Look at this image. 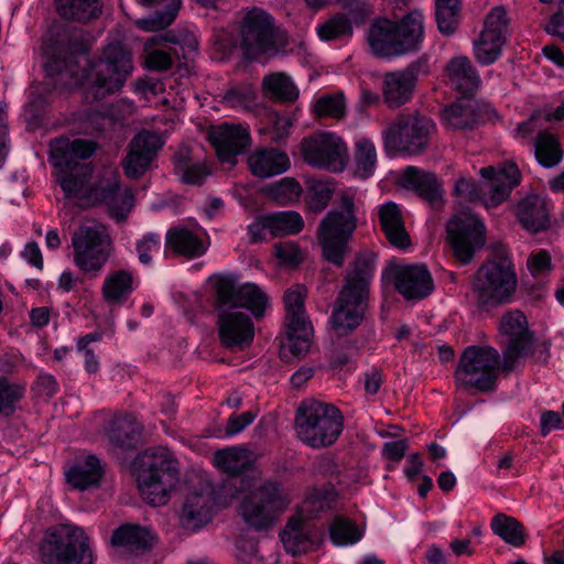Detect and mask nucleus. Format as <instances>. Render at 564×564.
Here are the masks:
<instances>
[{"label":"nucleus","mask_w":564,"mask_h":564,"mask_svg":"<svg viewBox=\"0 0 564 564\" xmlns=\"http://www.w3.org/2000/svg\"><path fill=\"white\" fill-rule=\"evenodd\" d=\"M96 150V143L91 140L68 138H55L50 142V163L57 170L55 181L63 189L66 198L80 202V206L87 207L94 203L95 189L99 186L91 185L94 167L85 162Z\"/></svg>","instance_id":"1"},{"label":"nucleus","mask_w":564,"mask_h":564,"mask_svg":"<svg viewBox=\"0 0 564 564\" xmlns=\"http://www.w3.org/2000/svg\"><path fill=\"white\" fill-rule=\"evenodd\" d=\"M375 270L376 254L370 251L357 253L349 264L330 317L338 336L348 335L362 322Z\"/></svg>","instance_id":"2"},{"label":"nucleus","mask_w":564,"mask_h":564,"mask_svg":"<svg viewBox=\"0 0 564 564\" xmlns=\"http://www.w3.org/2000/svg\"><path fill=\"white\" fill-rule=\"evenodd\" d=\"M135 475L143 498L152 506H163L178 481L180 470L171 451L155 446L139 455Z\"/></svg>","instance_id":"3"},{"label":"nucleus","mask_w":564,"mask_h":564,"mask_svg":"<svg viewBox=\"0 0 564 564\" xmlns=\"http://www.w3.org/2000/svg\"><path fill=\"white\" fill-rule=\"evenodd\" d=\"M245 491L238 513L246 525L256 532L271 529L291 503L290 494L280 481L264 480Z\"/></svg>","instance_id":"4"},{"label":"nucleus","mask_w":564,"mask_h":564,"mask_svg":"<svg viewBox=\"0 0 564 564\" xmlns=\"http://www.w3.org/2000/svg\"><path fill=\"white\" fill-rule=\"evenodd\" d=\"M424 37L423 15L419 11L406 14L400 22L380 20L369 30V44L379 57H395L416 52Z\"/></svg>","instance_id":"5"},{"label":"nucleus","mask_w":564,"mask_h":564,"mask_svg":"<svg viewBox=\"0 0 564 564\" xmlns=\"http://www.w3.org/2000/svg\"><path fill=\"white\" fill-rule=\"evenodd\" d=\"M517 283L511 259L499 249L476 271L471 289L479 306H497L511 299Z\"/></svg>","instance_id":"6"},{"label":"nucleus","mask_w":564,"mask_h":564,"mask_svg":"<svg viewBox=\"0 0 564 564\" xmlns=\"http://www.w3.org/2000/svg\"><path fill=\"white\" fill-rule=\"evenodd\" d=\"M357 227L354 198L341 196L339 206L329 210L317 229V240L323 257L336 267H341L349 251L348 243Z\"/></svg>","instance_id":"7"},{"label":"nucleus","mask_w":564,"mask_h":564,"mask_svg":"<svg viewBox=\"0 0 564 564\" xmlns=\"http://www.w3.org/2000/svg\"><path fill=\"white\" fill-rule=\"evenodd\" d=\"M343 425V415L336 406L316 400L303 401L295 416L299 438L313 448L335 443Z\"/></svg>","instance_id":"8"},{"label":"nucleus","mask_w":564,"mask_h":564,"mask_svg":"<svg viewBox=\"0 0 564 564\" xmlns=\"http://www.w3.org/2000/svg\"><path fill=\"white\" fill-rule=\"evenodd\" d=\"M480 175L485 180L482 185L471 178H458L455 184L456 197L463 202H479L487 207L497 206L509 197L521 180L520 171L512 162L499 169L491 165L482 167Z\"/></svg>","instance_id":"9"},{"label":"nucleus","mask_w":564,"mask_h":564,"mask_svg":"<svg viewBox=\"0 0 564 564\" xmlns=\"http://www.w3.org/2000/svg\"><path fill=\"white\" fill-rule=\"evenodd\" d=\"M133 69L132 56L120 43L109 44L102 56L93 62L85 76L89 82L88 94L101 100L118 91Z\"/></svg>","instance_id":"10"},{"label":"nucleus","mask_w":564,"mask_h":564,"mask_svg":"<svg viewBox=\"0 0 564 564\" xmlns=\"http://www.w3.org/2000/svg\"><path fill=\"white\" fill-rule=\"evenodd\" d=\"M500 370L502 362L497 349L490 346H468L459 357L454 378L463 389L489 392L496 390Z\"/></svg>","instance_id":"11"},{"label":"nucleus","mask_w":564,"mask_h":564,"mask_svg":"<svg viewBox=\"0 0 564 564\" xmlns=\"http://www.w3.org/2000/svg\"><path fill=\"white\" fill-rule=\"evenodd\" d=\"M44 564H94L90 540L77 527L58 525L48 530L41 544Z\"/></svg>","instance_id":"12"},{"label":"nucleus","mask_w":564,"mask_h":564,"mask_svg":"<svg viewBox=\"0 0 564 564\" xmlns=\"http://www.w3.org/2000/svg\"><path fill=\"white\" fill-rule=\"evenodd\" d=\"M74 264L89 279L99 276L110 258L112 240L102 224L83 225L72 235Z\"/></svg>","instance_id":"13"},{"label":"nucleus","mask_w":564,"mask_h":564,"mask_svg":"<svg viewBox=\"0 0 564 564\" xmlns=\"http://www.w3.org/2000/svg\"><path fill=\"white\" fill-rule=\"evenodd\" d=\"M435 130L432 119L420 113H400L382 132L387 150L408 154H420L430 142Z\"/></svg>","instance_id":"14"},{"label":"nucleus","mask_w":564,"mask_h":564,"mask_svg":"<svg viewBox=\"0 0 564 564\" xmlns=\"http://www.w3.org/2000/svg\"><path fill=\"white\" fill-rule=\"evenodd\" d=\"M499 333L503 358L502 371L509 373L522 359L533 354L534 335L529 328L525 315L519 310L501 316Z\"/></svg>","instance_id":"15"},{"label":"nucleus","mask_w":564,"mask_h":564,"mask_svg":"<svg viewBox=\"0 0 564 564\" xmlns=\"http://www.w3.org/2000/svg\"><path fill=\"white\" fill-rule=\"evenodd\" d=\"M240 36V47L248 59L275 51L278 46V29L273 18L260 8H253L245 14Z\"/></svg>","instance_id":"16"},{"label":"nucleus","mask_w":564,"mask_h":564,"mask_svg":"<svg viewBox=\"0 0 564 564\" xmlns=\"http://www.w3.org/2000/svg\"><path fill=\"white\" fill-rule=\"evenodd\" d=\"M305 293V288L297 284L284 294L288 326V344L282 350L284 357L286 350L294 357H303L310 348L313 329L304 310Z\"/></svg>","instance_id":"17"},{"label":"nucleus","mask_w":564,"mask_h":564,"mask_svg":"<svg viewBox=\"0 0 564 564\" xmlns=\"http://www.w3.org/2000/svg\"><path fill=\"white\" fill-rule=\"evenodd\" d=\"M88 51L87 43L82 36H72L66 45L61 46L45 65L46 86L52 89L68 90L76 87L82 75L77 67V58Z\"/></svg>","instance_id":"18"},{"label":"nucleus","mask_w":564,"mask_h":564,"mask_svg":"<svg viewBox=\"0 0 564 564\" xmlns=\"http://www.w3.org/2000/svg\"><path fill=\"white\" fill-rule=\"evenodd\" d=\"M446 232L455 258L463 264L469 263L475 252L485 245V226L468 212L456 214L448 221Z\"/></svg>","instance_id":"19"},{"label":"nucleus","mask_w":564,"mask_h":564,"mask_svg":"<svg viewBox=\"0 0 564 564\" xmlns=\"http://www.w3.org/2000/svg\"><path fill=\"white\" fill-rule=\"evenodd\" d=\"M304 161L318 169L340 172L347 163L348 151L344 141L332 132L306 137L301 142Z\"/></svg>","instance_id":"20"},{"label":"nucleus","mask_w":564,"mask_h":564,"mask_svg":"<svg viewBox=\"0 0 564 564\" xmlns=\"http://www.w3.org/2000/svg\"><path fill=\"white\" fill-rule=\"evenodd\" d=\"M430 73L429 58L423 55L404 69L390 72L383 76L382 96L389 108H399L408 102L420 76Z\"/></svg>","instance_id":"21"},{"label":"nucleus","mask_w":564,"mask_h":564,"mask_svg":"<svg viewBox=\"0 0 564 564\" xmlns=\"http://www.w3.org/2000/svg\"><path fill=\"white\" fill-rule=\"evenodd\" d=\"M215 291L216 307L247 308L257 318L264 314L268 297L256 284L237 286L234 280L224 278L217 281Z\"/></svg>","instance_id":"22"},{"label":"nucleus","mask_w":564,"mask_h":564,"mask_svg":"<svg viewBox=\"0 0 564 564\" xmlns=\"http://www.w3.org/2000/svg\"><path fill=\"white\" fill-rule=\"evenodd\" d=\"M216 308L218 311V336L221 345L234 351L248 348L254 337V326L249 315L227 306Z\"/></svg>","instance_id":"23"},{"label":"nucleus","mask_w":564,"mask_h":564,"mask_svg":"<svg viewBox=\"0 0 564 564\" xmlns=\"http://www.w3.org/2000/svg\"><path fill=\"white\" fill-rule=\"evenodd\" d=\"M253 460L252 452L241 446L218 449L214 454L215 466L229 475L224 485L228 495L235 497L250 487V480L240 475L252 467Z\"/></svg>","instance_id":"24"},{"label":"nucleus","mask_w":564,"mask_h":564,"mask_svg":"<svg viewBox=\"0 0 564 564\" xmlns=\"http://www.w3.org/2000/svg\"><path fill=\"white\" fill-rule=\"evenodd\" d=\"M163 147L161 138L143 130L137 133L128 145V152L122 160V169L129 178L141 177L151 166L158 152Z\"/></svg>","instance_id":"25"},{"label":"nucleus","mask_w":564,"mask_h":564,"mask_svg":"<svg viewBox=\"0 0 564 564\" xmlns=\"http://www.w3.org/2000/svg\"><path fill=\"white\" fill-rule=\"evenodd\" d=\"M208 140L214 147L218 159L224 163L236 164L237 155L247 151L251 138L241 124L223 123L213 127L208 132Z\"/></svg>","instance_id":"26"},{"label":"nucleus","mask_w":564,"mask_h":564,"mask_svg":"<svg viewBox=\"0 0 564 564\" xmlns=\"http://www.w3.org/2000/svg\"><path fill=\"white\" fill-rule=\"evenodd\" d=\"M166 248L186 259L200 258L209 248L207 234L200 227L178 225L170 228L165 237Z\"/></svg>","instance_id":"27"},{"label":"nucleus","mask_w":564,"mask_h":564,"mask_svg":"<svg viewBox=\"0 0 564 564\" xmlns=\"http://www.w3.org/2000/svg\"><path fill=\"white\" fill-rule=\"evenodd\" d=\"M394 285L405 300H422L433 291V279L423 264L400 267L394 275Z\"/></svg>","instance_id":"28"},{"label":"nucleus","mask_w":564,"mask_h":564,"mask_svg":"<svg viewBox=\"0 0 564 564\" xmlns=\"http://www.w3.org/2000/svg\"><path fill=\"white\" fill-rule=\"evenodd\" d=\"M93 195V205H107L110 217L117 223L124 221L133 207V195L131 189H122L117 181L109 182L105 185L100 184Z\"/></svg>","instance_id":"29"},{"label":"nucleus","mask_w":564,"mask_h":564,"mask_svg":"<svg viewBox=\"0 0 564 564\" xmlns=\"http://www.w3.org/2000/svg\"><path fill=\"white\" fill-rule=\"evenodd\" d=\"M445 75L449 85L463 96H473L481 84L477 69L467 56H455L448 61Z\"/></svg>","instance_id":"30"},{"label":"nucleus","mask_w":564,"mask_h":564,"mask_svg":"<svg viewBox=\"0 0 564 564\" xmlns=\"http://www.w3.org/2000/svg\"><path fill=\"white\" fill-rule=\"evenodd\" d=\"M522 227L531 234L544 231L550 226V212L545 199L539 195L521 199L516 209Z\"/></svg>","instance_id":"31"},{"label":"nucleus","mask_w":564,"mask_h":564,"mask_svg":"<svg viewBox=\"0 0 564 564\" xmlns=\"http://www.w3.org/2000/svg\"><path fill=\"white\" fill-rule=\"evenodd\" d=\"M248 167L257 177H271L288 171L290 159L285 152L278 149L261 148L249 155Z\"/></svg>","instance_id":"32"},{"label":"nucleus","mask_w":564,"mask_h":564,"mask_svg":"<svg viewBox=\"0 0 564 564\" xmlns=\"http://www.w3.org/2000/svg\"><path fill=\"white\" fill-rule=\"evenodd\" d=\"M447 126L454 130H473L479 122L487 119L486 107L471 100L457 101L443 111Z\"/></svg>","instance_id":"33"},{"label":"nucleus","mask_w":564,"mask_h":564,"mask_svg":"<svg viewBox=\"0 0 564 564\" xmlns=\"http://www.w3.org/2000/svg\"><path fill=\"white\" fill-rule=\"evenodd\" d=\"M154 536L149 530L140 525L123 524L116 529L111 536V544L123 552L140 555L151 550Z\"/></svg>","instance_id":"34"},{"label":"nucleus","mask_w":564,"mask_h":564,"mask_svg":"<svg viewBox=\"0 0 564 564\" xmlns=\"http://www.w3.org/2000/svg\"><path fill=\"white\" fill-rule=\"evenodd\" d=\"M379 223L388 241L397 248L404 249L410 245V237L405 230L402 213L393 202L380 206Z\"/></svg>","instance_id":"35"},{"label":"nucleus","mask_w":564,"mask_h":564,"mask_svg":"<svg viewBox=\"0 0 564 564\" xmlns=\"http://www.w3.org/2000/svg\"><path fill=\"white\" fill-rule=\"evenodd\" d=\"M405 187L413 189L421 198L435 203L442 198L441 183L434 173L415 166H408L402 175Z\"/></svg>","instance_id":"36"},{"label":"nucleus","mask_w":564,"mask_h":564,"mask_svg":"<svg viewBox=\"0 0 564 564\" xmlns=\"http://www.w3.org/2000/svg\"><path fill=\"white\" fill-rule=\"evenodd\" d=\"M143 427L134 415L123 414L111 421L108 438L116 447L132 448L139 442Z\"/></svg>","instance_id":"37"},{"label":"nucleus","mask_w":564,"mask_h":564,"mask_svg":"<svg viewBox=\"0 0 564 564\" xmlns=\"http://www.w3.org/2000/svg\"><path fill=\"white\" fill-rule=\"evenodd\" d=\"M212 518V499L208 494L194 492L186 497L181 520L183 525L199 529Z\"/></svg>","instance_id":"38"},{"label":"nucleus","mask_w":564,"mask_h":564,"mask_svg":"<svg viewBox=\"0 0 564 564\" xmlns=\"http://www.w3.org/2000/svg\"><path fill=\"white\" fill-rule=\"evenodd\" d=\"M102 475L100 460L96 456L89 455L66 473V479L74 488L85 490L98 486Z\"/></svg>","instance_id":"39"},{"label":"nucleus","mask_w":564,"mask_h":564,"mask_svg":"<svg viewBox=\"0 0 564 564\" xmlns=\"http://www.w3.org/2000/svg\"><path fill=\"white\" fill-rule=\"evenodd\" d=\"M144 7H162V11H156L153 17L137 21V26L144 31H156L167 28L175 20L181 0H137Z\"/></svg>","instance_id":"40"},{"label":"nucleus","mask_w":564,"mask_h":564,"mask_svg":"<svg viewBox=\"0 0 564 564\" xmlns=\"http://www.w3.org/2000/svg\"><path fill=\"white\" fill-rule=\"evenodd\" d=\"M280 538L285 551L293 556L306 553L312 546L307 524L301 518L289 519Z\"/></svg>","instance_id":"41"},{"label":"nucleus","mask_w":564,"mask_h":564,"mask_svg":"<svg viewBox=\"0 0 564 564\" xmlns=\"http://www.w3.org/2000/svg\"><path fill=\"white\" fill-rule=\"evenodd\" d=\"M174 173L178 180L188 185H202L209 170L204 163H194L188 149L178 150L173 158Z\"/></svg>","instance_id":"42"},{"label":"nucleus","mask_w":564,"mask_h":564,"mask_svg":"<svg viewBox=\"0 0 564 564\" xmlns=\"http://www.w3.org/2000/svg\"><path fill=\"white\" fill-rule=\"evenodd\" d=\"M133 291V275L128 270H118L109 274L101 289L104 300L110 304H122Z\"/></svg>","instance_id":"43"},{"label":"nucleus","mask_w":564,"mask_h":564,"mask_svg":"<svg viewBox=\"0 0 564 564\" xmlns=\"http://www.w3.org/2000/svg\"><path fill=\"white\" fill-rule=\"evenodd\" d=\"M533 148L536 161L546 169L558 165L563 160L558 139L547 131H540L535 135Z\"/></svg>","instance_id":"44"},{"label":"nucleus","mask_w":564,"mask_h":564,"mask_svg":"<svg viewBox=\"0 0 564 564\" xmlns=\"http://www.w3.org/2000/svg\"><path fill=\"white\" fill-rule=\"evenodd\" d=\"M492 532L506 543L519 547L525 543L527 533L520 521L505 513H498L491 519Z\"/></svg>","instance_id":"45"},{"label":"nucleus","mask_w":564,"mask_h":564,"mask_svg":"<svg viewBox=\"0 0 564 564\" xmlns=\"http://www.w3.org/2000/svg\"><path fill=\"white\" fill-rule=\"evenodd\" d=\"M264 94L273 100L281 102H293L299 97V89L284 73H273L263 78Z\"/></svg>","instance_id":"46"},{"label":"nucleus","mask_w":564,"mask_h":564,"mask_svg":"<svg viewBox=\"0 0 564 564\" xmlns=\"http://www.w3.org/2000/svg\"><path fill=\"white\" fill-rule=\"evenodd\" d=\"M61 18L68 21L88 22L99 12L98 0H56Z\"/></svg>","instance_id":"47"},{"label":"nucleus","mask_w":564,"mask_h":564,"mask_svg":"<svg viewBox=\"0 0 564 564\" xmlns=\"http://www.w3.org/2000/svg\"><path fill=\"white\" fill-rule=\"evenodd\" d=\"M25 392V384L0 377V416L10 417L20 410Z\"/></svg>","instance_id":"48"},{"label":"nucleus","mask_w":564,"mask_h":564,"mask_svg":"<svg viewBox=\"0 0 564 564\" xmlns=\"http://www.w3.org/2000/svg\"><path fill=\"white\" fill-rule=\"evenodd\" d=\"M267 226L273 237L296 235L302 231L304 220L294 210L276 212L267 215Z\"/></svg>","instance_id":"49"},{"label":"nucleus","mask_w":564,"mask_h":564,"mask_svg":"<svg viewBox=\"0 0 564 564\" xmlns=\"http://www.w3.org/2000/svg\"><path fill=\"white\" fill-rule=\"evenodd\" d=\"M302 192L300 183L292 177H283L264 188L267 197L281 206L297 202Z\"/></svg>","instance_id":"50"},{"label":"nucleus","mask_w":564,"mask_h":564,"mask_svg":"<svg viewBox=\"0 0 564 564\" xmlns=\"http://www.w3.org/2000/svg\"><path fill=\"white\" fill-rule=\"evenodd\" d=\"M505 40L494 36L488 32H480L479 39L475 42L474 54L481 65H490L501 55Z\"/></svg>","instance_id":"51"},{"label":"nucleus","mask_w":564,"mask_h":564,"mask_svg":"<svg viewBox=\"0 0 564 564\" xmlns=\"http://www.w3.org/2000/svg\"><path fill=\"white\" fill-rule=\"evenodd\" d=\"M435 2L437 28L442 34L452 35L458 25L460 0H435Z\"/></svg>","instance_id":"52"},{"label":"nucleus","mask_w":564,"mask_h":564,"mask_svg":"<svg viewBox=\"0 0 564 564\" xmlns=\"http://www.w3.org/2000/svg\"><path fill=\"white\" fill-rule=\"evenodd\" d=\"M356 174L367 178L373 174L377 164V151L369 139H360L356 142L355 151Z\"/></svg>","instance_id":"53"},{"label":"nucleus","mask_w":564,"mask_h":564,"mask_svg":"<svg viewBox=\"0 0 564 564\" xmlns=\"http://www.w3.org/2000/svg\"><path fill=\"white\" fill-rule=\"evenodd\" d=\"M316 31L323 41H333L344 36H351L352 24L346 14L338 13L318 25Z\"/></svg>","instance_id":"54"},{"label":"nucleus","mask_w":564,"mask_h":564,"mask_svg":"<svg viewBox=\"0 0 564 564\" xmlns=\"http://www.w3.org/2000/svg\"><path fill=\"white\" fill-rule=\"evenodd\" d=\"M154 42V37L150 39L145 43L144 48V63L148 69L156 72H165L172 68L174 58L173 50L167 45L161 47H151V43Z\"/></svg>","instance_id":"55"},{"label":"nucleus","mask_w":564,"mask_h":564,"mask_svg":"<svg viewBox=\"0 0 564 564\" xmlns=\"http://www.w3.org/2000/svg\"><path fill=\"white\" fill-rule=\"evenodd\" d=\"M330 539L336 545H348L358 542L362 532L348 519L336 518L329 527Z\"/></svg>","instance_id":"56"},{"label":"nucleus","mask_w":564,"mask_h":564,"mask_svg":"<svg viewBox=\"0 0 564 564\" xmlns=\"http://www.w3.org/2000/svg\"><path fill=\"white\" fill-rule=\"evenodd\" d=\"M334 188L327 181H311L306 204L311 212L321 213L323 212L332 199Z\"/></svg>","instance_id":"57"},{"label":"nucleus","mask_w":564,"mask_h":564,"mask_svg":"<svg viewBox=\"0 0 564 564\" xmlns=\"http://www.w3.org/2000/svg\"><path fill=\"white\" fill-rule=\"evenodd\" d=\"M318 118L341 119L346 115L345 96L341 93L319 97L314 105Z\"/></svg>","instance_id":"58"},{"label":"nucleus","mask_w":564,"mask_h":564,"mask_svg":"<svg viewBox=\"0 0 564 564\" xmlns=\"http://www.w3.org/2000/svg\"><path fill=\"white\" fill-rule=\"evenodd\" d=\"M484 32L506 41L509 33V18L503 7H495L487 14L484 23Z\"/></svg>","instance_id":"59"},{"label":"nucleus","mask_w":564,"mask_h":564,"mask_svg":"<svg viewBox=\"0 0 564 564\" xmlns=\"http://www.w3.org/2000/svg\"><path fill=\"white\" fill-rule=\"evenodd\" d=\"M330 508V499L323 490L314 489L304 500L302 512L308 518H315L319 512Z\"/></svg>","instance_id":"60"},{"label":"nucleus","mask_w":564,"mask_h":564,"mask_svg":"<svg viewBox=\"0 0 564 564\" xmlns=\"http://www.w3.org/2000/svg\"><path fill=\"white\" fill-rule=\"evenodd\" d=\"M256 98L253 89L248 86H238L228 89L223 96V102L231 108H243Z\"/></svg>","instance_id":"61"},{"label":"nucleus","mask_w":564,"mask_h":564,"mask_svg":"<svg viewBox=\"0 0 564 564\" xmlns=\"http://www.w3.org/2000/svg\"><path fill=\"white\" fill-rule=\"evenodd\" d=\"M527 267L533 276H541L550 273L552 269L551 256L546 250H539L531 253L527 260Z\"/></svg>","instance_id":"62"},{"label":"nucleus","mask_w":564,"mask_h":564,"mask_svg":"<svg viewBox=\"0 0 564 564\" xmlns=\"http://www.w3.org/2000/svg\"><path fill=\"white\" fill-rule=\"evenodd\" d=\"M161 239L158 234H148L137 242V252L139 261L149 264L152 260V252L159 251Z\"/></svg>","instance_id":"63"},{"label":"nucleus","mask_w":564,"mask_h":564,"mask_svg":"<svg viewBox=\"0 0 564 564\" xmlns=\"http://www.w3.org/2000/svg\"><path fill=\"white\" fill-rule=\"evenodd\" d=\"M543 113L541 111L533 112L530 118L517 124L516 137L521 139L531 138L534 133L536 135L540 131H545L542 120Z\"/></svg>","instance_id":"64"}]
</instances>
